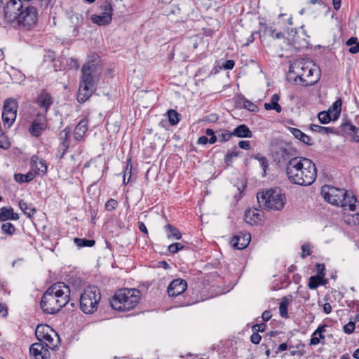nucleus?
I'll list each match as a JSON object with an SVG mask.
<instances>
[{
  "mask_svg": "<svg viewBox=\"0 0 359 359\" xmlns=\"http://www.w3.org/2000/svg\"><path fill=\"white\" fill-rule=\"evenodd\" d=\"M327 327V325L324 324L321 325L318 327V328L314 331V335L318 336V339L320 341V339H324L325 336L323 335V333L326 332V328Z\"/></svg>",
  "mask_w": 359,
  "mask_h": 359,
  "instance_id": "obj_47",
  "label": "nucleus"
},
{
  "mask_svg": "<svg viewBox=\"0 0 359 359\" xmlns=\"http://www.w3.org/2000/svg\"><path fill=\"white\" fill-rule=\"evenodd\" d=\"M88 130V123L86 120H81L74 128V137L76 141L83 139Z\"/></svg>",
  "mask_w": 359,
  "mask_h": 359,
  "instance_id": "obj_25",
  "label": "nucleus"
},
{
  "mask_svg": "<svg viewBox=\"0 0 359 359\" xmlns=\"http://www.w3.org/2000/svg\"><path fill=\"white\" fill-rule=\"evenodd\" d=\"M187 288L186 280L177 278L173 280L168 285L167 293L169 297H177L182 294Z\"/></svg>",
  "mask_w": 359,
  "mask_h": 359,
  "instance_id": "obj_18",
  "label": "nucleus"
},
{
  "mask_svg": "<svg viewBox=\"0 0 359 359\" xmlns=\"http://www.w3.org/2000/svg\"><path fill=\"white\" fill-rule=\"evenodd\" d=\"M289 72L296 76L295 81L299 79L304 86L315 84L319 79V70L311 61L304 59L296 60L290 66Z\"/></svg>",
  "mask_w": 359,
  "mask_h": 359,
  "instance_id": "obj_4",
  "label": "nucleus"
},
{
  "mask_svg": "<svg viewBox=\"0 0 359 359\" xmlns=\"http://www.w3.org/2000/svg\"><path fill=\"white\" fill-rule=\"evenodd\" d=\"M245 182L246 181H243V180L238 181V184H236V186L237 187V189L240 193H242L243 191V190L245 189V188L246 187Z\"/></svg>",
  "mask_w": 359,
  "mask_h": 359,
  "instance_id": "obj_62",
  "label": "nucleus"
},
{
  "mask_svg": "<svg viewBox=\"0 0 359 359\" xmlns=\"http://www.w3.org/2000/svg\"><path fill=\"white\" fill-rule=\"evenodd\" d=\"M325 280L324 279L316 276H312L309 278V281L308 283V287L311 290H315L316 289L319 285H324Z\"/></svg>",
  "mask_w": 359,
  "mask_h": 359,
  "instance_id": "obj_38",
  "label": "nucleus"
},
{
  "mask_svg": "<svg viewBox=\"0 0 359 359\" xmlns=\"http://www.w3.org/2000/svg\"><path fill=\"white\" fill-rule=\"evenodd\" d=\"M70 133L71 130L69 128H65L60 133V140H62L60 149L63 151V154L65 153L69 147Z\"/></svg>",
  "mask_w": 359,
  "mask_h": 359,
  "instance_id": "obj_29",
  "label": "nucleus"
},
{
  "mask_svg": "<svg viewBox=\"0 0 359 359\" xmlns=\"http://www.w3.org/2000/svg\"><path fill=\"white\" fill-rule=\"evenodd\" d=\"M289 130L294 136L295 138L299 140L302 143L306 145L313 144V142L312 141L311 138L301 131L299 129L295 128H290Z\"/></svg>",
  "mask_w": 359,
  "mask_h": 359,
  "instance_id": "obj_27",
  "label": "nucleus"
},
{
  "mask_svg": "<svg viewBox=\"0 0 359 359\" xmlns=\"http://www.w3.org/2000/svg\"><path fill=\"white\" fill-rule=\"evenodd\" d=\"M74 243L79 248L83 247H93L95 244V241L93 239H87V238H75L74 239Z\"/></svg>",
  "mask_w": 359,
  "mask_h": 359,
  "instance_id": "obj_36",
  "label": "nucleus"
},
{
  "mask_svg": "<svg viewBox=\"0 0 359 359\" xmlns=\"http://www.w3.org/2000/svg\"><path fill=\"white\" fill-rule=\"evenodd\" d=\"M341 129L347 135L352 137L355 142H359V128L347 121L341 124Z\"/></svg>",
  "mask_w": 359,
  "mask_h": 359,
  "instance_id": "obj_23",
  "label": "nucleus"
},
{
  "mask_svg": "<svg viewBox=\"0 0 359 359\" xmlns=\"http://www.w3.org/2000/svg\"><path fill=\"white\" fill-rule=\"evenodd\" d=\"M250 158H255V160L258 161L259 165L262 168V177H265L266 176V172L269 168V163L268 159L259 153L251 155Z\"/></svg>",
  "mask_w": 359,
  "mask_h": 359,
  "instance_id": "obj_30",
  "label": "nucleus"
},
{
  "mask_svg": "<svg viewBox=\"0 0 359 359\" xmlns=\"http://www.w3.org/2000/svg\"><path fill=\"white\" fill-rule=\"evenodd\" d=\"M46 128V124L43 123H39L37 121H34L32 125L30 126L29 130V133L35 136L39 137L43 130H44Z\"/></svg>",
  "mask_w": 359,
  "mask_h": 359,
  "instance_id": "obj_32",
  "label": "nucleus"
},
{
  "mask_svg": "<svg viewBox=\"0 0 359 359\" xmlns=\"http://www.w3.org/2000/svg\"><path fill=\"white\" fill-rule=\"evenodd\" d=\"M38 18V9L29 3L25 2L23 8L21 12H20V15L18 18L16 23L19 27L29 30L36 25Z\"/></svg>",
  "mask_w": 359,
  "mask_h": 359,
  "instance_id": "obj_8",
  "label": "nucleus"
},
{
  "mask_svg": "<svg viewBox=\"0 0 359 359\" xmlns=\"http://www.w3.org/2000/svg\"><path fill=\"white\" fill-rule=\"evenodd\" d=\"M165 231L168 233V238L169 239L172 238L176 240H179L182 238L181 232L174 226L168 224L165 226Z\"/></svg>",
  "mask_w": 359,
  "mask_h": 359,
  "instance_id": "obj_35",
  "label": "nucleus"
},
{
  "mask_svg": "<svg viewBox=\"0 0 359 359\" xmlns=\"http://www.w3.org/2000/svg\"><path fill=\"white\" fill-rule=\"evenodd\" d=\"M69 286L63 282H57L44 292L41 300V308L47 314H55L69 301Z\"/></svg>",
  "mask_w": 359,
  "mask_h": 359,
  "instance_id": "obj_1",
  "label": "nucleus"
},
{
  "mask_svg": "<svg viewBox=\"0 0 359 359\" xmlns=\"http://www.w3.org/2000/svg\"><path fill=\"white\" fill-rule=\"evenodd\" d=\"M118 206V202L114 198L109 199L105 203V209L107 211H112L115 210Z\"/></svg>",
  "mask_w": 359,
  "mask_h": 359,
  "instance_id": "obj_48",
  "label": "nucleus"
},
{
  "mask_svg": "<svg viewBox=\"0 0 359 359\" xmlns=\"http://www.w3.org/2000/svg\"><path fill=\"white\" fill-rule=\"evenodd\" d=\"M285 172L288 180H316L317 176L315 163L305 157L295 156L288 162Z\"/></svg>",
  "mask_w": 359,
  "mask_h": 359,
  "instance_id": "obj_3",
  "label": "nucleus"
},
{
  "mask_svg": "<svg viewBox=\"0 0 359 359\" xmlns=\"http://www.w3.org/2000/svg\"><path fill=\"white\" fill-rule=\"evenodd\" d=\"M235 66V62L233 60H226L223 65L222 67L224 69H232Z\"/></svg>",
  "mask_w": 359,
  "mask_h": 359,
  "instance_id": "obj_59",
  "label": "nucleus"
},
{
  "mask_svg": "<svg viewBox=\"0 0 359 359\" xmlns=\"http://www.w3.org/2000/svg\"><path fill=\"white\" fill-rule=\"evenodd\" d=\"M100 299L101 294L98 287L88 286L80 296V309L86 314L93 313L97 309Z\"/></svg>",
  "mask_w": 359,
  "mask_h": 359,
  "instance_id": "obj_7",
  "label": "nucleus"
},
{
  "mask_svg": "<svg viewBox=\"0 0 359 359\" xmlns=\"http://www.w3.org/2000/svg\"><path fill=\"white\" fill-rule=\"evenodd\" d=\"M263 213L256 208L253 210L250 209L245 212V221L250 225L261 221Z\"/></svg>",
  "mask_w": 359,
  "mask_h": 359,
  "instance_id": "obj_22",
  "label": "nucleus"
},
{
  "mask_svg": "<svg viewBox=\"0 0 359 359\" xmlns=\"http://www.w3.org/2000/svg\"><path fill=\"white\" fill-rule=\"evenodd\" d=\"M96 87L80 82L77 93V100L79 103L86 102L95 91Z\"/></svg>",
  "mask_w": 359,
  "mask_h": 359,
  "instance_id": "obj_20",
  "label": "nucleus"
},
{
  "mask_svg": "<svg viewBox=\"0 0 359 359\" xmlns=\"http://www.w3.org/2000/svg\"><path fill=\"white\" fill-rule=\"evenodd\" d=\"M280 100V96L278 94H274L271 98L269 103H264V107L266 110H275L278 113H280L282 111L281 106L278 104Z\"/></svg>",
  "mask_w": 359,
  "mask_h": 359,
  "instance_id": "obj_31",
  "label": "nucleus"
},
{
  "mask_svg": "<svg viewBox=\"0 0 359 359\" xmlns=\"http://www.w3.org/2000/svg\"><path fill=\"white\" fill-rule=\"evenodd\" d=\"M43 343L36 342L31 345L29 348V353L34 359H49L50 353L49 349Z\"/></svg>",
  "mask_w": 359,
  "mask_h": 359,
  "instance_id": "obj_17",
  "label": "nucleus"
},
{
  "mask_svg": "<svg viewBox=\"0 0 359 359\" xmlns=\"http://www.w3.org/2000/svg\"><path fill=\"white\" fill-rule=\"evenodd\" d=\"M47 171L45 161L34 156L31 160L30 170L25 175V180H33L34 177H42Z\"/></svg>",
  "mask_w": 359,
  "mask_h": 359,
  "instance_id": "obj_13",
  "label": "nucleus"
},
{
  "mask_svg": "<svg viewBox=\"0 0 359 359\" xmlns=\"http://www.w3.org/2000/svg\"><path fill=\"white\" fill-rule=\"evenodd\" d=\"M292 300V296L283 297L279 304V313L281 317H287V306Z\"/></svg>",
  "mask_w": 359,
  "mask_h": 359,
  "instance_id": "obj_34",
  "label": "nucleus"
},
{
  "mask_svg": "<svg viewBox=\"0 0 359 359\" xmlns=\"http://www.w3.org/2000/svg\"><path fill=\"white\" fill-rule=\"evenodd\" d=\"M310 128L314 131L321 134H330V133H335L336 131L333 128L320 126L316 124H311L310 126Z\"/></svg>",
  "mask_w": 359,
  "mask_h": 359,
  "instance_id": "obj_37",
  "label": "nucleus"
},
{
  "mask_svg": "<svg viewBox=\"0 0 359 359\" xmlns=\"http://www.w3.org/2000/svg\"><path fill=\"white\" fill-rule=\"evenodd\" d=\"M231 135L240 138H250L252 137V132L246 125L241 124L231 132Z\"/></svg>",
  "mask_w": 359,
  "mask_h": 359,
  "instance_id": "obj_26",
  "label": "nucleus"
},
{
  "mask_svg": "<svg viewBox=\"0 0 359 359\" xmlns=\"http://www.w3.org/2000/svg\"><path fill=\"white\" fill-rule=\"evenodd\" d=\"M257 199L260 208L273 211L281 210L287 201L285 194L278 188L259 191Z\"/></svg>",
  "mask_w": 359,
  "mask_h": 359,
  "instance_id": "obj_6",
  "label": "nucleus"
},
{
  "mask_svg": "<svg viewBox=\"0 0 359 359\" xmlns=\"http://www.w3.org/2000/svg\"><path fill=\"white\" fill-rule=\"evenodd\" d=\"M239 155L238 151L228 152L224 157V162L227 165H231L233 163V159Z\"/></svg>",
  "mask_w": 359,
  "mask_h": 359,
  "instance_id": "obj_44",
  "label": "nucleus"
},
{
  "mask_svg": "<svg viewBox=\"0 0 359 359\" xmlns=\"http://www.w3.org/2000/svg\"><path fill=\"white\" fill-rule=\"evenodd\" d=\"M34 102L45 113H47L53 103V97L46 90L43 89L36 95Z\"/></svg>",
  "mask_w": 359,
  "mask_h": 359,
  "instance_id": "obj_16",
  "label": "nucleus"
},
{
  "mask_svg": "<svg viewBox=\"0 0 359 359\" xmlns=\"http://www.w3.org/2000/svg\"><path fill=\"white\" fill-rule=\"evenodd\" d=\"M101 8L102 11L100 14H93L91 15V21L99 26L107 25L112 20V6L109 3H104Z\"/></svg>",
  "mask_w": 359,
  "mask_h": 359,
  "instance_id": "obj_14",
  "label": "nucleus"
},
{
  "mask_svg": "<svg viewBox=\"0 0 359 359\" xmlns=\"http://www.w3.org/2000/svg\"><path fill=\"white\" fill-rule=\"evenodd\" d=\"M100 75L92 74L90 72H81L80 82L92 85L96 87L100 80Z\"/></svg>",
  "mask_w": 359,
  "mask_h": 359,
  "instance_id": "obj_28",
  "label": "nucleus"
},
{
  "mask_svg": "<svg viewBox=\"0 0 359 359\" xmlns=\"http://www.w3.org/2000/svg\"><path fill=\"white\" fill-rule=\"evenodd\" d=\"M342 100H337L328 109V111L333 116V120L339 118L341 110Z\"/></svg>",
  "mask_w": 359,
  "mask_h": 359,
  "instance_id": "obj_33",
  "label": "nucleus"
},
{
  "mask_svg": "<svg viewBox=\"0 0 359 359\" xmlns=\"http://www.w3.org/2000/svg\"><path fill=\"white\" fill-rule=\"evenodd\" d=\"M184 248V245L181 243H174L168 246V250L172 254H175Z\"/></svg>",
  "mask_w": 359,
  "mask_h": 359,
  "instance_id": "obj_46",
  "label": "nucleus"
},
{
  "mask_svg": "<svg viewBox=\"0 0 359 359\" xmlns=\"http://www.w3.org/2000/svg\"><path fill=\"white\" fill-rule=\"evenodd\" d=\"M250 239L251 236L249 233H240L232 238L231 243L234 248L243 250L249 245Z\"/></svg>",
  "mask_w": 359,
  "mask_h": 359,
  "instance_id": "obj_21",
  "label": "nucleus"
},
{
  "mask_svg": "<svg viewBox=\"0 0 359 359\" xmlns=\"http://www.w3.org/2000/svg\"><path fill=\"white\" fill-rule=\"evenodd\" d=\"M355 323L350 321L344 326V332L346 334H351L355 330Z\"/></svg>",
  "mask_w": 359,
  "mask_h": 359,
  "instance_id": "obj_54",
  "label": "nucleus"
},
{
  "mask_svg": "<svg viewBox=\"0 0 359 359\" xmlns=\"http://www.w3.org/2000/svg\"><path fill=\"white\" fill-rule=\"evenodd\" d=\"M2 231L8 235H13L15 231V228L11 222H6L1 225Z\"/></svg>",
  "mask_w": 359,
  "mask_h": 359,
  "instance_id": "obj_42",
  "label": "nucleus"
},
{
  "mask_svg": "<svg viewBox=\"0 0 359 359\" xmlns=\"http://www.w3.org/2000/svg\"><path fill=\"white\" fill-rule=\"evenodd\" d=\"M69 284H72L76 288L80 287L82 285V280L81 278H72L69 281Z\"/></svg>",
  "mask_w": 359,
  "mask_h": 359,
  "instance_id": "obj_60",
  "label": "nucleus"
},
{
  "mask_svg": "<svg viewBox=\"0 0 359 359\" xmlns=\"http://www.w3.org/2000/svg\"><path fill=\"white\" fill-rule=\"evenodd\" d=\"M262 339L261 335L258 332H254L250 337V341L254 344H259Z\"/></svg>",
  "mask_w": 359,
  "mask_h": 359,
  "instance_id": "obj_56",
  "label": "nucleus"
},
{
  "mask_svg": "<svg viewBox=\"0 0 359 359\" xmlns=\"http://www.w3.org/2000/svg\"><path fill=\"white\" fill-rule=\"evenodd\" d=\"M168 121L171 126L176 125L180 120V114L174 109H169L167 112Z\"/></svg>",
  "mask_w": 359,
  "mask_h": 359,
  "instance_id": "obj_39",
  "label": "nucleus"
},
{
  "mask_svg": "<svg viewBox=\"0 0 359 359\" xmlns=\"http://www.w3.org/2000/svg\"><path fill=\"white\" fill-rule=\"evenodd\" d=\"M35 335L39 342L52 348L55 346L53 344V337H57L59 339L57 334L48 325H39L35 330Z\"/></svg>",
  "mask_w": 359,
  "mask_h": 359,
  "instance_id": "obj_9",
  "label": "nucleus"
},
{
  "mask_svg": "<svg viewBox=\"0 0 359 359\" xmlns=\"http://www.w3.org/2000/svg\"><path fill=\"white\" fill-rule=\"evenodd\" d=\"M19 207L23 211V212L27 215L29 217H31L36 212V210L29 206L25 202L20 201L19 202Z\"/></svg>",
  "mask_w": 359,
  "mask_h": 359,
  "instance_id": "obj_40",
  "label": "nucleus"
},
{
  "mask_svg": "<svg viewBox=\"0 0 359 359\" xmlns=\"http://www.w3.org/2000/svg\"><path fill=\"white\" fill-rule=\"evenodd\" d=\"M309 36L306 31L302 27L299 31H296L292 38V46L295 49L302 50L308 47Z\"/></svg>",
  "mask_w": 359,
  "mask_h": 359,
  "instance_id": "obj_19",
  "label": "nucleus"
},
{
  "mask_svg": "<svg viewBox=\"0 0 359 359\" xmlns=\"http://www.w3.org/2000/svg\"><path fill=\"white\" fill-rule=\"evenodd\" d=\"M302 254L301 257L302 258H305L309 256L311 254V251L310 249V245L309 243H304L302 245Z\"/></svg>",
  "mask_w": 359,
  "mask_h": 359,
  "instance_id": "obj_53",
  "label": "nucleus"
},
{
  "mask_svg": "<svg viewBox=\"0 0 359 359\" xmlns=\"http://www.w3.org/2000/svg\"><path fill=\"white\" fill-rule=\"evenodd\" d=\"M217 137L218 140L219 142H226L231 139V137H233V135H231V133L229 132L228 130H219L217 131Z\"/></svg>",
  "mask_w": 359,
  "mask_h": 359,
  "instance_id": "obj_43",
  "label": "nucleus"
},
{
  "mask_svg": "<svg viewBox=\"0 0 359 359\" xmlns=\"http://www.w3.org/2000/svg\"><path fill=\"white\" fill-rule=\"evenodd\" d=\"M320 194L327 203L341 207L344 211L349 210L359 215V202L351 193L344 189L324 185L321 187Z\"/></svg>",
  "mask_w": 359,
  "mask_h": 359,
  "instance_id": "obj_2",
  "label": "nucleus"
},
{
  "mask_svg": "<svg viewBox=\"0 0 359 359\" xmlns=\"http://www.w3.org/2000/svg\"><path fill=\"white\" fill-rule=\"evenodd\" d=\"M266 327V325L265 323H262L260 324H255L252 326V330L255 332H264L265 329Z\"/></svg>",
  "mask_w": 359,
  "mask_h": 359,
  "instance_id": "obj_55",
  "label": "nucleus"
},
{
  "mask_svg": "<svg viewBox=\"0 0 359 359\" xmlns=\"http://www.w3.org/2000/svg\"><path fill=\"white\" fill-rule=\"evenodd\" d=\"M318 118L322 124L328 123L330 121L333 120V116L327 111H323L318 114Z\"/></svg>",
  "mask_w": 359,
  "mask_h": 359,
  "instance_id": "obj_41",
  "label": "nucleus"
},
{
  "mask_svg": "<svg viewBox=\"0 0 359 359\" xmlns=\"http://www.w3.org/2000/svg\"><path fill=\"white\" fill-rule=\"evenodd\" d=\"M17 109L18 104L14 100L8 99L5 101L2 112L4 127L10 128L13 125L16 118Z\"/></svg>",
  "mask_w": 359,
  "mask_h": 359,
  "instance_id": "obj_11",
  "label": "nucleus"
},
{
  "mask_svg": "<svg viewBox=\"0 0 359 359\" xmlns=\"http://www.w3.org/2000/svg\"><path fill=\"white\" fill-rule=\"evenodd\" d=\"M140 299V292L137 289L122 288L118 290L110 299V305L114 310L127 311L135 308Z\"/></svg>",
  "mask_w": 359,
  "mask_h": 359,
  "instance_id": "obj_5",
  "label": "nucleus"
},
{
  "mask_svg": "<svg viewBox=\"0 0 359 359\" xmlns=\"http://www.w3.org/2000/svg\"><path fill=\"white\" fill-rule=\"evenodd\" d=\"M24 5L25 3L22 0H9L4 7L5 20L8 23L16 22Z\"/></svg>",
  "mask_w": 359,
  "mask_h": 359,
  "instance_id": "obj_10",
  "label": "nucleus"
},
{
  "mask_svg": "<svg viewBox=\"0 0 359 359\" xmlns=\"http://www.w3.org/2000/svg\"><path fill=\"white\" fill-rule=\"evenodd\" d=\"M243 107L245 109H248L250 111L255 112L257 110V107L254 103L250 102V100H245L243 103Z\"/></svg>",
  "mask_w": 359,
  "mask_h": 359,
  "instance_id": "obj_52",
  "label": "nucleus"
},
{
  "mask_svg": "<svg viewBox=\"0 0 359 359\" xmlns=\"http://www.w3.org/2000/svg\"><path fill=\"white\" fill-rule=\"evenodd\" d=\"M264 28V33L266 34H269L271 37H273V34L276 32V29L273 26H267L266 25H263Z\"/></svg>",
  "mask_w": 359,
  "mask_h": 359,
  "instance_id": "obj_57",
  "label": "nucleus"
},
{
  "mask_svg": "<svg viewBox=\"0 0 359 359\" xmlns=\"http://www.w3.org/2000/svg\"><path fill=\"white\" fill-rule=\"evenodd\" d=\"M9 147L10 142L1 129L0 130V147L6 149Z\"/></svg>",
  "mask_w": 359,
  "mask_h": 359,
  "instance_id": "obj_45",
  "label": "nucleus"
},
{
  "mask_svg": "<svg viewBox=\"0 0 359 359\" xmlns=\"http://www.w3.org/2000/svg\"><path fill=\"white\" fill-rule=\"evenodd\" d=\"M131 170H132V163H131V159L128 158L127 159V165L125 169V171L123 172V179L126 180V178L128 177V180H130L131 178Z\"/></svg>",
  "mask_w": 359,
  "mask_h": 359,
  "instance_id": "obj_49",
  "label": "nucleus"
},
{
  "mask_svg": "<svg viewBox=\"0 0 359 359\" xmlns=\"http://www.w3.org/2000/svg\"><path fill=\"white\" fill-rule=\"evenodd\" d=\"M262 318L264 321L266 322L271 318V313L270 311H264L262 314Z\"/></svg>",
  "mask_w": 359,
  "mask_h": 359,
  "instance_id": "obj_63",
  "label": "nucleus"
},
{
  "mask_svg": "<svg viewBox=\"0 0 359 359\" xmlns=\"http://www.w3.org/2000/svg\"><path fill=\"white\" fill-rule=\"evenodd\" d=\"M316 271H317V275L316 276H318L321 278H324L325 276V266L324 264L318 263L316 265Z\"/></svg>",
  "mask_w": 359,
  "mask_h": 359,
  "instance_id": "obj_51",
  "label": "nucleus"
},
{
  "mask_svg": "<svg viewBox=\"0 0 359 359\" xmlns=\"http://www.w3.org/2000/svg\"><path fill=\"white\" fill-rule=\"evenodd\" d=\"M287 348H288L287 343H282L278 346V347L276 351V354H278V353H280L281 351H285Z\"/></svg>",
  "mask_w": 359,
  "mask_h": 359,
  "instance_id": "obj_64",
  "label": "nucleus"
},
{
  "mask_svg": "<svg viewBox=\"0 0 359 359\" xmlns=\"http://www.w3.org/2000/svg\"><path fill=\"white\" fill-rule=\"evenodd\" d=\"M18 219L19 215L18 213L14 212L13 208L3 207L0 208V222L18 220Z\"/></svg>",
  "mask_w": 359,
  "mask_h": 359,
  "instance_id": "obj_24",
  "label": "nucleus"
},
{
  "mask_svg": "<svg viewBox=\"0 0 359 359\" xmlns=\"http://www.w3.org/2000/svg\"><path fill=\"white\" fill-rule=\"evenodd\" d=\"M81 72H90L100 75L102 73V65L100 57L96 53H93L88 57L87 61L83 65Z\"/></svg>",
  "mask_w": 359,
  "mask_h": 359,
  "instance_id": "obj_15",
  "label": "nucleus"
},
{
  "mask_svg": "<svg viewBox=\"0 0 359 359\" xmlns=\"http://www.w3.org/2000/svg\"><path fill=\"white\" fill-rule=\"evenodd\" d=\"M238 147L245 150H250L251 149L250 142L248 140L240 141L238 142Z\"/></svg>",
  "mask_w": 359,
  "mask_h": 359,
  "instance_id": "obj_58",
  "label": "nucleus"
},
{
  "mask_svg": "<svg viewBox=\"0 0 359 359\" xmlns=\"http://www.w3.org/2000/svg\"><path fill=\"white\" fill-rule=\"evenodd\" d=\"M296 156V150L291 147H280L273 154V161L279 166L288 165V162Z\"/></svg>",
  "mask_w": 359,
  "mask_h": 359,
  "instance_id": "obj_12",
  "label": "nucleus"
},
{
  "mask_svg": "<svg viewBox=\"0 0 359 359\" xmlns=\"http://www.w3.org/2000/svg\"><path fill=\"white\" fill-rule=\"evenodd\" d=\"M320 343V341L318 339V335H314V332L311 335V338L310 339L309 346H316Z\"/></svg>",
  "mask_w": 359,
  "mask_h": 359,
  "instance_id": "obj_61",
  "label": "nucleus"
},
{
  "mask_svg": "<svg viewBox=\"0 0 359 359\" xmlns=\"http://www.w3.org/2000/svg\"><path fill=\"white\" fill-rule=\"evenodd\" d=\"M205 134L207 136H210V138H209L210 144H214L218 140L217 135H216L215 134V132L212 129L208 128L205 131Z\"/></svg>",
  "mask_w": 359,
  "mask_h": 359,
  "instance_id": "obj_50",
  "label": "nucleus"
}]
</instances>
